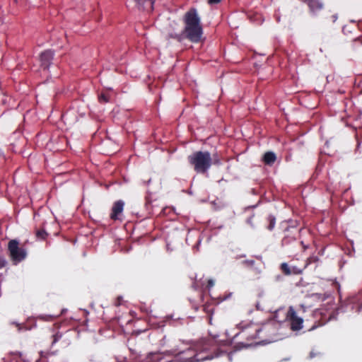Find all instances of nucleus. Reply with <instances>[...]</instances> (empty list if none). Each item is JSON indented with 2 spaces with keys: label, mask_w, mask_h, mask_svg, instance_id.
<instances>
[{
  "label": "nucleus",
  "mask_w": 362,
  "mask_h": 362,
  "mask_svg": "<svg viewBox=\"0 0 362 362\" xmlns=\"http://www.w3.org/2000/svg\"><path fill=\"white\" fill-rule=\"evenodd\" d=\"M219 337L218 332L209 330L208 337L199 339L175 357L180 362H201L218 357L221 352V347L228 344L226 340H221Z\"/></svg>",
  "instance_id": "1"
},
{
  "label": "nucleus",
  "mask_w": 362,
  "mask_h": 362,
  "mask_svg": "<svg viewBox=\"0 0 362 362\" xmlns=\"http://www.w3.org/2000/svg\"><path fill=\"white\" fill-rule=\"evenodd\" d=\"M185 28L181 33H170L169 37L182 42L187 39L193 43H199L203 35V28L197 9L191 8L183 16Z\"/></svg>",
  "instance_id": "2"
},
{
  "label": "nucleus",
  "mask_w": 362,
  "mask_h": 362,
  "mask_svg": "<svg viewBox=\"0 0 362 362\" xmlns=\"http://www.w3.org/2000/svg\"><path fill=\"white\" fill-rule=\"evenodd\" d=\"M240 331L235 334L233 339L239 338L245 339V341H239L238 346L239 349L247 348L252 344V341L259 337V334L262 331L261 327L255 323L240 322L238 325Z\"/></svg>",
  "instance_id": "3"
},
{
  "label": "nucleus",
  "mask_w": 362,
  "mask_h": 362,
  "mask_svg": "<svg viewBox=\"0 0 362 362\" xmlns=\"http://www.w3.org/2000/svg\"><path fill=\"white\" fill-rule=\"evenodd\" d=\"M187 161L197 174L206 173L212 165V158L207 151L193 152L187 156Z\"/></svg>",
  "instance_id": "4"
},
{
  "label": "nucleus",
  "mask_w": 362,
  "mask_h": 362,
  "mask_svg": "<svg viewBox=\"0 0 362 362\" xmlns=\"http://www.w3.org/2000/svg\"><path fill=\"white\" fill-rule=\"evenodd\" d=\"M280 227L284 233L281 240L282 246H290L298 240L302 228H298L297 221L292 220L282 221Z\"/></svg>",
  "instance_id": "5"
},
{
  "label": "nucleus",
  "mask_w": 362,
  "mask_h": 362,
  "mask_svg": "<svg viewBox=\"0 0 362 362\" xmlns=\"http://www.w3.org/2000/svg\"><path fill=\"white\" fill-rule=\"evenodd\" d=\"M8 249L10 257L15 264L23 261L27 256L26 250L24 248L18 247V242L16 240H11L8 242Z\"/></svg>",
  "instance_id": "6"
},
{
  "label": "nucleus",
  "mask_w": 362,
  "mask_h": 362,
  "mask_svg": "<svg viewBox=\"0 0 362 362\" xmlns=\"http://www.w3.org/2000/svg\"><path fill=\"white\" fill-rule=\"evenodd\" d=\"M286 320L290 322L293 331H298L303 328V320L298 316L293 307H289L286 313Z\"/></svg>",
  "instance_id": "7"
},
{
  "label": "nucleus",
  "mask_w": 362,
  "mask_h": 362,
  "mask_svg": "<svg viewBox=\"0 0 362 362\" xmlns=\"http://www.w3.org/2000/svg\"><path fill=\"white\" fill-rule=\"evenodd\" d=\"M124 202L122 200H117L114 202L110 217L113 221L122 220V215L124 210Z\"/></svg>",
  "instance_id": "8"
},
{
  "label": "nucleus",
  "mask_w": 362,
  "mask_h": 362,
  "mask_svg": "<svg viewBox=\"0 0 362 362\" xmlns=\"http://www.w3.org/2000/svg\"><path fill=\"white\" fill-rule=\"evenodd\" d=\"M54 58V52L52 50H45L40 55V67L44 70L47 69Z\"/></svg>",
  "instance_id": "9"
},
{
  "label": "nucleus",
  "mask_w": 362,
  "mask_h": 362,
  "mask_svg": "<svg viewBox=\"0 0 362 362\" xmlns=\"http://www.w3.org/2000/svg\"><path fill=\"white\" fill-rule=\"evenodd\" d=\"M163 360H164V357H163V355L162 353L153 352V353H150L148 354V356L145 358L144 362H163ZM118 362H127V361L126 358H124ZM163 362H167V361H163ZM168 362H180V361H179L178 359H177L175 357L172 361H168Z\"/></svg>",
  "instance_id": "10"
},
{
  "label": "nucleus",
  "mask_w": 362,
  "mask_h": 362,
  "mask_svg": "<svg viewBox=\"0 0 362 362\" xmlns=\"http://www.w3.org/2000/svg\"><path fill=\"white\" fill-rule=\"evenodd\" d=\"M303 1L307 4L312 15H317L324 8V4L320 0H303Z\"/></svg>",
  "instance_id": "11"
},
{
  "label": "nucleus",
  "mask_w": 362,
  "mask_h": 362,
  "mask_svg": "<svg viewBox=\"0 0 362 362\" xmlns=\"http://www.w3.org/2000/svg\"><path fill=\"white\" fill-rule=\"evenodd\" d=\"M276 160V154L274 152L268 151L266 152L262 160L265 165H272Z\"/></svg>",
  "instance_id": "12"
},
{
  "label": "nucleus",
  "mask_w": 362,
  "mask_h": 362,
  "mask_svg": "<svg viewBox=\"0 0 362 362\" xmlns=\"http://www.w3.org/2000/svg\"><path fill=\"white\" fill-rule=\"evenodd\" d=\"M139 6H142L144 9L152 10L154 4L153 0H134Z\"/></svg>",
  "instance_id": "13"
},
{
  "label": "nucleus",
  "mask_w": 362,
  "mask_h": 362,
  "mask_svg": "<svg viewBox=\"0 0 362 362\" xmlns=\"http://www.w3.org/2000/svg\"><path fill=\"white\" fill-rule=\"evenodd\" d=\"M280 269L282 273L286 276H290L292 274L291 268L286 262H283L280 265Z\"/></svg>",
  "instance_id": "14"
},
{
  "label": "nucleus",
  "mask_w": 362,
  "mask_h": 362,
  "mask_svg": "<svg viewBox=\"0 0 362 362\" xmlns=\"http://www.w3.org/2000/svg\"><path fill=\"white\" fill-rule=\"evenodd\" d=\"M267 221L269 222V225L267 226V229L269 230H272L274 228V226L276 224V218L273 215H269L267 217Z\"/></svg>",
  "instance_id": "15"
},
{
  "label": "nucleus",
  "mask_w": 362,
  "mask_h": 362,
  "mask_svg": "<svg viewBox=\"0 0 362 362\" xmlns=\"http://www.w3.org/2000/svg\"><path fill=\"white\" fill-rule=\"evenodd\" d=\"M36 237L40 240H45L48 233L44 229H39L36 231Z\"/></svg>",
  "instance_id": "16"
},
{
  "label": "nucleus",
  "mask_w": 362,
  "mask_h": 362,
  "mask_svg": "<svg viewBox=\"0 0 362 362\" xmlns=\"http://www.w3.org/2000/svg\"><path fill=\"white\" fill-rule=\"evenodd\" d=\"M319 262V257L315 255L310 256L306 259V262L304 265V268H306L309 264L313 263H317Z\"/></svg>",
  "instance_id": "17"
},
{
  "label": "nucleus",
  "mask_w": 362,
  "mask_h": 362,
  "mask_svg": "<svg viewBox=\"0 0 362 362\" xmlns=\"http://www.w3.org/2000/svg\"><path fill=\"white\" fill-rule=\"evenodd\" d=\"M326 23H335L338 19V15L337 13H333L330 16H327L325 18Z\"/></svg>",
  "instance_id": "18"
},
{
  "label": "nucleus",
  "mask_w": 362,
  "mask_h": 362,
  "mask_svg": "<svg viewBox=\"0 0 362 362\" xmlns=\"http://www.w3.org/2000/svg\"><path fill=\"white\" fill-rule=\"evenodd\" d=\"M291 268L292 274H296V275L302 274L303 271L305 269V268H304V267L302 268H299L296 266L291 267Z\"/></svg>",
  "instance_id": "19"
},
{
  "label": "nucleus",
  "mask_w": 362,
  "mask_h": 362,
  "mask_svg": "<svg viewBox=\"0 0 362 362\" xmlns=\"http://www.w3.org/2000/svg\"><path fill=\"white\" fill-rule=\"evenodd\" d=\"M63 337V334L59 332H57V333L54 334L52 335V344H54L55 343H57L60 339H62V337Z\"/></svg>",
  "instance_id": "20"
},
{
  "label": "nucleus",
  "mask_w": 362,
  "mask_h": 362,
  "mask_svg": "<svg viewBox=\"0 0 362 362\" xmlns=\"http://www.w3.org/2000/svg\"><path fill=\"white\" fill-rule=\"evenodd\" d=\"M98 100L101 103H107L109 101V97H108L107 95H106L105 93H101L98 96Z\"/></svg>",
  "instance_id": "21"
},
{
  "label": "nucleus",
  "mask_w": 362,
  "mask_h": 362,
  "mask_svg": "<svg viewBox=\"0 0 362 362\" xmlns=\"http://www.w3.org/2000/svg\"><path fill=\"white\" fill-rule=\"evenodd\" d=\"M221 164V160L218 157L214 156V158H212V165H219Z\"/></svg>",
  "instance_id": "22"
},
{
  "label": "nucleus",
  "mask_w": 362,
  "mask_h": 362,
  "mask_svg": "<svg viewBox=\"0 0 362 362\" xmlns=\"http://www.w3.org/2000/svg\"><path fill=\"white\" fill-rule=\"evenodd\" d=\"M6 261L5 258L1 255H0V269L4 268L6 266Z\"/></svg>",
  "instance_id": "23"
},
{
  "label": "nucleus",
  "mask_w": 362,
  "mask_h": 362,
  "mask_svg": "<svg viewBox=\"0 0 362 362\" xmlns=\"http://www.w3.org/2000/svg\"><path fill=\"white\" fill-rule=\"evenodd\" d=\"M354 46H356L357 44H359V45H362V36H361V37H359L358 38H356L354 40Z\"/></svg>",
  "instance_id": "24"
},
{
  "label": "nucleus",
  "mask_w": 362,
  "mask_h": 362,
  "mask_svg": "<svg viewBox=\"0 0 362 362\" xmlns=\"http://www.w3.org/2000/svg\"><path fill=\"white\" fill-rule=\"evenodd\" d=\"M319 354H320V353H315L314 351H310V353L309 354V358H313L318 356Z\"/></svg>",
  "instance_id": "25"
},
{
  "label": "nucleus",
  "mask_w": 362,
  "mask_h": 362,
  "mask_svg": "<svg viewBox=\"0 0 362 362\" xmlns=\"http://www.w3.org/2000/svg\"><path fill=\"white\" fill-rule=\"evenodd\" d=\"M221 0H208L209 4H216L221 2Z\"/></svg>",
  "instance_id": "26"
},
{
  "label": "nucleus",
  "mask_w": 362,
  "mask_h": 362,
  "mask_svg": "<svg viewBox=\"0 0 362 362\" xmlns=\"http://www.w3.org/2000/svg\"><path fill=\"white\" fill-rule=\"evenodd\" d=\"M214 281L212 279L208 280V282H207V287L208 288L212 287L214 286Z\"/></svg>",
  "instance_id": "27"
},
{
  "label": "nucleus",
  "mask_w": 362,
  "mask_h": 362,
  "mask_svg": "<svg viewBox=\"0 0 362 362\" xmlns=\"http://www.w3.org/2000/svg\"><path fill=\"white\" fill-rule=\"evenodd\" d=\"M300 245H302L303 247V252H305L308 248V246L305 245L303 241H300Z\"/></svg>",
  "instance_id": "28"
},
{
  "label": "nucleus",
  "mask_w": 362,
  "mask_h": 362,
  "mask_svg": "<svg viewBox=\"0 0 362 362\" xmlns=\"http://www.w3.org/2000/svg\"><path fill=\"white\" fill-rule=\"evenodd\" d=\"M253 217H254V215L250 216V217H249L247 219V223L252 225V221Z\"/></svg>",
  "instance_id": "29"
},
{
  "label": "nucleus",
  "mask_w": 362,
  "mask_h": 362,
  "mask_svg": "<svg viewBox=\"0 0 362 362\" xmlns=\"http://www.w3.org/2000/svg\"><path fill=\"white\" fill-rule=\"evenodd\" d=\"M246 262L247 264H249L250 265H253L254 263H255V261L254 260H249V261H247Z\"/></svg>",
  "instance_id": "30"
},
{
  "label": "nucleus",
  "mask_w": 362,
  "mask_h": 362,
  "mask_svg": "<svg viewBox=\"0 0 362 362\" xmlns=\"http://www.w3.org/2000/svg\"><path fill=\"white\" fill-rule=\"evenodd\" d=\"M209 323L211 325H212V318H211V316L209 317Z\"/></svg>",
  "instance_id": "31"
},
{
  "label": "nucleus",
  "mask_w": 362,
  "mask_h": 362,
  "mask_svg": "<svg viewBox=\"0 0 362 362\" xmlns=\"http://www.w3.org/2000/svg\"><path fill=\"white\" fill-rule=\"evenodd\" d=\"M361 308H362V305H361V306H359V307H358V312H360V311H361Z\"/></svg>",
  "instance_id": "32"
},
{
  "label": "nucleus",
  "mask_w": 362,
  "mask_h": 362,
  "mask_svg": "<svg viewBox=\"0 0 362 362\" xmlns=\"http://www.w3.org/2000/svg\"><path fill=\"white\" fill-rule=\"evenodd\" d=\"M346 26H344V27L343 28V31H344V32H345V31H346Z\"/></svg>",
  "instance_id": "33"
}]
</instances>
